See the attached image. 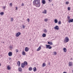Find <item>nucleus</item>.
<instances>
[{
	"label": "nucleus",
	"mask_w": 73,
	"mask_h": 73,
	"mask_svg": "<svg viewBox=\"0 0 73 73\" xmlns=\"http://www.w3.org/2000/svg\"><path fill=\"white\" fill-rule=\"evenodd\" d=\"M33 5L36 7H39L40 6V0H35L33 1Z\"/></svg>",
	"instance_id": "nucleus-1"
},
{
	"label": "nucleus",
	"mask_w": 73,
	"mask_h": 73,
	"mask_svg": "<svg viewBox=\"0 0 73 73\" xmlns=\"http://www.w3.org/2000/svg\"><path fill=\"white\" fill-rule=\"evenodd\" d=\"M69 41V38H68V37H66L64 40V42H68Z\"/></svg>",
	"instance_id": "nucleus-2"
},
{
	"label": "nucleus",
	"mask_w": 73,
	"mask_h": 73,
	"mask_svg": "<svg viewBox=\"0 0 73 73\" xmlns=\"http://www.w3.org/2000/svg\"><path fill=\"white\" fill-rule=\"evenodd\" d=\"M46 48L47 49L48 48V49H52V47L50 46V45H48L47 44H46Z\"/></svg>",
	"instance_id": "nucleus-3"
},
{
	"label": "nucleus",
	"mask_w": 73,
	"mask_h": 73,
	"mask_svg": "<svg viewBox=\"0 0 73 73\" xmlns=\"http://www.w3.org/2000/svg\"><path fill=\"white\" fill-rule=\"evenodd\" d=\"M20 35H21V33L19 32L17 33L16 34V37H19V36Z\"/></svg>",
	"instance_id": "nucleus-4"
},
{
	"label": "nucleus",
	"mask_w": 73,
	"mask_h": 73,
	"mask_svg": "<svg viewBox=\"0 0 73 73\" xmlns=\"http://www.w3.org/2000/svg\"><path fill=\"white\" fill-rule=\"evenodd\" d=\"M54 29H56L57 30H58L59 29V27L57 25L55 26V27H54Z\"/></svg>",
	"instance_id": "nucleus-5"
},
{
	"label": "nucleus",
	"mask_w": 73,
	"mask_h": 73,
	"mask_svg": "<svg viewBox=\"0 0 73 73\" xmlns=\"http://www.w3.org/2000/svg\"><path fill=\"white\" fill-rule=\"evenodd\" d=\"M68 65L70 66H71L73 65V62H70L68 63Z\"/></svg>",
	"instance_id": "nucleus-6"
},
{
	"label": "nucleus",
	"mask_w": 73,
	"mask_h": 73,
	"mask_svg": "<svg viewBox=\"0 0 73 73\" xmlns=\"http://www.w3.org/2000/svg\"><path fill=\"white\" fill-rule=\"evenodd\" d=\"M25 52H28L29 50V48L27 47H26L25 48Z\"/></svg>",
	"instance_id": "nucleus-7"
},
{
	"label": "nucleus",
	"mask_w": 73,
	"mask_h": 73,
	"mask_svg": "<svg viewBox=\"0 0 73 73\" xmlns=\"http://www.w3.org/2000/svg\"><path fill=\"white\" fill-rule=\"evenodd\" d=\"M9 56H12V53L11 52H9L8 53Z\"/></svg>",
	"instance_id": "nucleus-8"
},
{
	"label": "nucleus",
	"mask_w": 73,
	"mask_h": 73,
	"mask_svg": "<svg viewBox=\"0 0 73 73\" xmlns=\"http://www.w3.org/2000/svg\"><path fill=\"white\" fill-rule=\"evenodd\" d=\"M21 67L23 68H24L25 67V65H24L23 63H22L21 64Z\"/></svg>",
	"instance_id": "nucleus-9"
},
{
	"label": "nucleus",
	"mask_w": 73,
	"mask_h": 73,
	"mask_svg": "<svg viewBox=\"0 0 73 73\" xmlns=\"http://www.w3.org/2000/svg\"><path fill=\"white\" fill-rule=\"evenodd\" d=\"M72 22H73V19H70L68 21V23H72Z\"/></svg>",
	"instance_id": "nucleus-10"
},
{
	"label": "nucleus",
	"mask_w": 73,
	"mask_h": 73,
	"mask_svg": "<svg viewBox=\"0 0 73 73\" xmlns=\"http://www.w3.org/2000/svg\"><path fill=\"white\" fill-rule=\"evenodd\" d=\"M17 64L18 66H20V61H18L17 62Z\"/></svg>",
	"instance_id": "nucleus-11"
},
{
	"label": "nucleus",
	"mask_w": 73,
	"mask_h": 73,
	"mask_svg": "<svg viewBox=\"0 0 73 73\" xmlns=\"http://www.w3.org/2000/svg\"><path fill=\"white\" fill-rule=\"evenodd\" d=\"M24 64V65H25L26 66H27L28 64V63H27V62L26 61H25L24 62V64Z\"/></svg>",
	"instance_id": "nucleus-12"
},
{
	"label": "nucleus",
	"mask_w": 73,
	"mask_h": 73,
	"mask_svg": "<svg viewBox=\"0 0 73 73\" xmlns=\"http://www.w3.org/2000/svg\"><path fill=\"white\" fill-rule=\"evenodd\" d=\"M18 70L19 71V72H21L22 70H23V69L22 68H18Z\"/></svg>",
	"instance_id": "nucleus-13"
},
{
	"label": "nucleus",
	"mask_w": 73,
	"mask_h": 73,
	"mask_svg": "<svg viewBox=\"0 0 73 73\" xmlns=\"http://www.w3.org/2000/svg\"><path fill=\"white\" fill-rule=\"evenodd\" d=\"M42 13L44 14H46V10H44L43 12Z\"/></svg>",
	"instance_id": "nucleus-14"
},
{
	"label": "nucleus",
	"mask_w": 73,
	"mask_h": 73,
	"mask_svg": "<svg viewBox=\"0 0 73 73\" xmlns=\"http://www.w3.org/2000/svg\"><path fill=\"white\" fill-rule=\"evenodd\" d=\"M42 36L43 37H46V34L45 33H44L42 34Z\"/></svg>",
	"instance_id": "nucleus-15"
},
{
	"label": "nucleus",
	"mask_w": 73,
	"mask_h": 73,
	"mask_svg": "<svg viewBox=\"0 0 73 73\" xmlns=\"http://www.w3.org/2000/svg\"><path fill=\"white\" fill-rule=\"evenodd\" d=\"M40 49H41V46H40L36 50L37 51H39Z\"/></svg>",
	"instance_id": "nucleus-16"
},
{
	"label": "nucleus",
	"mask_w": 73,
	"mask_h": 73,
	"mask_svg": "<svg viewBox=\"0 0 73 73\" xmlns=\"http://www.w3.org/2000/svg\"><path fill=\"white\" fill-rule=\"evenodd\" d=\"M48 44H50V45H53V43L52 42H48Z\"/></svg>",
	"instance_id": "nucleus-17"
},
{
	"label": "nucleus",
	"mask_w": 73,
	"mask_h": 73,
	"mask_svg": "<svg viewBox=\"0 0 73 73\" xmlns=\"http://www.w3.org/2000/svg\"><path fill=\"white\" fill-rule=\"evenodd\" d=\"M7 68L8 70H10V69H11V67H10V66H7Z\"/></svg>",
	"instance_id": "nucleus-18"
},
{
	"label": "nucleus",
	"mask_w": 73,
	"mask_h": 73,
	"mask_svg": "<svg viewBox=\"0 0 73 73\" xmlns=\"http://www.w3.org/2000/svg\"><path fill=\"white\" fill-rule=\"evenodd\" d=\"M33 71L34 72H36L37 70V69H36V67H35L33 68Z\"/></svg>",
	"instance_id": "nucleus-19"
},
{
	"label": "nucleus",
	"mask_w": 73,
	"mask_h": 73,
	"mask_svg": "<svg viewBox=\"0 0 73 73\" xmlns=\"http://www.w3.org/2000/svg\"><path fill=\"white\" fill-rule=\"evenodd\" d=\"M42 3L43 4H45V0H42Z\"/></svg>",
	"instance_id": "nucleus-20"
},
{
	"label": "nucleus",
	"mask_w": 73,
	"mask_h": 73,
	"mask_svg": "<svg viewBox=\"0 0 73 73\" xmlns=\"http://www.w3.org/2000/svg\"><path fill=\"white\" fill-rule=\"evenodd\" d=\"M22 54L24 56H25L26 54H25V52H24V51H23L22 52Z\"/></svg>",
	"instance_id": "nucleus-21"
},
{
	"label": "nucleus",
	"mask_w": 73,
	"mask_h": 73,
	"mask_svg": "<svg viewBox=\"0 0 73 73\" xmlns=\"http://www.w3.org/2000/svg\"><path fill=\"white\" fill-rule=\"evenodd\" d=\"M63 49L64 50V52H66V48H64Z\"/></svg>",
	"instance_id": "nucleus-22"
},
{
	"label": "nucleus",
	"mask_w": 73,
	"mask_h": 73,
	"mask_svg": "<svg viewBox=\"0 0 73 73\" xmlns=\"http://www.w3.org/2000/svg\"><path fill=\"white\" fill-rule=\"evenodd\" d=\"M53 54L54 55V56H56V54H57V52L55 51L54 52H53Z\"/></svg>",
	"instance_id": "nucleus-23"
},
{
	"label": "nucleus",
	"mask_w": 73,
	"mask_h": 73,
	"mask_svg": "<svg viewBox=\"0 0 73 73\" xmlns=\"http://www.w3.org/2000/svg\"><path fill=\"white\" fill-rule=\"evenodd\" d=\"M29 70L30 71H31V70H32V68L31 67H29Z\"/></svg>",
	"instance_id": "nucleus-24"
},
{
	"label": "nucleus",
	"mask_w": 73,
	"mask_h": 73,
	"mask_svg": "<svg viewBox=\"0 0 73 73\" xmlns=\"http://www.w3.org/2000/svg\"><path fill=\"white\" fill-rule=\"evenodd\" d=\"M67 19L68 21L70 20V16H67Z\"/></svg>",
	"instance_id": "nucleus-25"
},
{
	"label": "nucleus",
	"mask_w": 73,
	"mask_h": 73,
	"mask_svg": "<svg viewBox=\"0 0 73 73\" xmlns=\"http://www.w3.org/2000/svg\"><path fill=\"white\" fill-rule=\"evenodd\" d=\"M46 66V64L44 63H43L42 65V67H44V66Z\"/></svg>",
	"instance_id": "nucleus-26"
},
{
	"label": "nucleus",
	"mask_w": 73,
	"mask_h": 73,
	"mask_svg": "<svg viewBox=\"0 0 73 73\" xmlns=\"http://www.w3.org/2000/svg\"><path fill=\"white\" fill-rule=\"evenodd\" d=\"M58 22V21L57 19H55L54 20V23H57V22Z\"/></svg>",
	"instance_id": "nucleus-27"
},
{
	"label": "nucleus",
	"mask_w": 73,
	"mask_h": 73,
	"mask_svg": "<svg viewBox=\"0 0 73 73\" xmlns=\"http://www.w3.org/2000/svg\"><path fill=\"white\" fill-rule=\"evenodd\" d=\"M22 27L23 28V29H24V28H25V26H24V25H22Z\"/></svg>",
	"instance_id": "nucleus-28"
},
{
	"label": "nucleus",
	"mask_w": 73,
	"mask_h": 73,
	"mask_svg": "<svg viewBox=\"0 0 73 73\" xmlns=\"http://www.w3.org/2000/svg\"><path fill=\"white\" fill-rule=\"evenodd\" d=\"M0 15H4V12H1L0 13Z\"/></svg>",
	"instance_id": "nucleus-29"
},
{
	"label": "nucleus",
	"mask_w": 73,
	"mask_h": 73,
	"mask_svg": "<svg viewBox=\"0 0 73 73\" xmlns=\"http://www.w3.org/2000/svg\"><path fill=\"white\" fill-rule=\"evenodd\" d=\"M48 19H44V21L47 22L48 21Z\"/></svg>",
	"instance_id": "nucleus-30"
},
{
	"label": "nucleus",
	"mask_w": 73,
	"mask_h": 73,
	"mask_svg": "<svg viewBox=\"0 0 73 73\" xmlns=\"http://www.w3.org/2000/svg\"><path fill=\"white\" fill-rule=\"evenodd\" d=\"M44 32H45V33H46L47 32V30H46V29H45L44 30Z\"/></svg>",
	"instance_id": "nucleus-31"
},
{
	"label": "nucleus",
	"mask_w": 73,
	"mask_h": 73,
	"mask_svg": "<svg viewBox=\"0 0 73 73\" xmlns=\"http://www.w3.org/2000/svg\"><path fill=\"white\" fill-rule=\"evenodd\" d=\"M15 51L17 53V52H19V50L17 49L15 50Z\"/></svg>",
	"instance_id": "nucleus-32"
},
{
	"label": "nucleus",
	"mask_w": 73,
	"mask_h": 73,
	"mask_svg": "<svg viewBox=\"0 0 73 73\" xmlns=\"http://www.w3.org/2000/svg\"><path fill=\"white\" fill-rule=\"evenodd\" d=\"M68 9L69 11H70V7H68Z\"/></svg>",
	"instance_id": "nucleus-33"
},
{
	"label": "nucleus",
	"mask_w": 73,
	"mask_h": 73,
	"mask_svg": "<svg viewBox=\"0 0 73 73\" xmlns=\"http://www.w3.org/2000/svg\"><path fill=\"white\" fill-rule=\"evenodd\" d=\"M11 21H13V18H11Z\"/></svg>",
	"instance_id": "nucleus-34"
},
{
	"label": "nucleus",
	"mask_w": 73,
	"mask_h": 73,
	"mask_svg": "<svg viewBox=\"0 0 73 73\" xmlns=\"http://www.w3.org/2000/svg\"><path fill=\"white\" fill-rule=\"evenodd\" d=\"M69 3V2H68V1L66 2V4H68Z\"/></svg>",
	"instance_id": "nucleus-35"
},
{
	"label": "nucleus",
	"mask_w": 73,
	"mask_h": 73,
	"mask_svg": "<svg viewBox=\"0 0 73 73\" xmlns=\"http://www.w3.org/2000/svg\"><path fill=\"white\" fill-rule=\"evenodd\" d=\"M58 24H61V21H59L58 23Z\"/></svg>",
	"instance_id": "nucleus-36"
},
{
	"label": "nucleus",
	"mask_w": 73,
	"mask_h": 73,
	"mask_svg": "<svg viewBox=\"0 0 73 73\" xmlns=\"http://www.w3.org/2000/svg\"><path fill=\"white\" fill-rule=\"evenodd\" d=\"M48 1L50 3H51L52 1V0H48Z\"/></svg>",
	"instance_id": "nucleus-37"
},
{
	"label": "nucleus",
	"mask_w": 73,
	"mask_h": 73,
	"mask_svg": "<svg viewBox=\"0 0 73 73\" xmlns=\"http://www.w3.org/2000/svg\"><path fill=\"white\" fill-rule=\"evenodd\" d=\"M10 6H11V7H12V3H11L10 4Z\"/></svg>",
	"instance_id": "nucleus-38"
},
{
	"label": "nucleus",
	"mask_w": 73,
	"mask_h": 73,
	"mask_svg": "<svg viewBox=\"0 0 73 73\" xmlns=\"http://www.w3.org/2000/svg\"><path fill=\"white\" fill-rule=\"evenodd\" d=\"M30 20H29V18H28L27 19V21H28L29 23V21H30Z\"/></svg>",
	"instance_id": "nucleus-39"
},
{
	"label": "nucleus",
	"mask_w": 73,
	"mask_h": 73,
	"mask_svg": "<svg viewBox=\"0 0 73 73\" xmlns=\"http://www.w3.org/2000/svg\"><path fill=\"white\" fill-rule=\"evenodd\" d=\"M17 9H18V7H16V10H17Z\"/></svg>",
	"instance_id": "nucleus-40"
},
{
	"label": "nucleus",
	"mask_w": 73,
	"mask_h": 73,
	"mask_svg": "<svg viewBox=\"0 0 73 73\" xmlns=\"http://www.w3.org/2000/svg\"><path fill=\"white\" fill-rule=\"evenodd\" d=\"M24 4L23 3H22V6H24Z\"/></svg>",
	"instance_id": "nucleus-41"
},
{
	"label": "nucleus",
	"mask_w": 73,
	"mask_h": 73,
	"mask_svg": "<svg viewBox=\"0 0 73 73\" xmlns=\"http://www.w3.org/2000/svg\"><path fill=\"white\" fill-rule=\"evenodd\" d=\"M5 8H6V6H4V7H3V8H4V9H5Z\"/></svg>",
	"instance_id": "nucleus-42"
},
{
	"label": "nucleus",
	"mask_w": 73,
	"mask_h": 73,
	"mask_svg": "<svg viewBox=\"0 0 73 73\" xmlns=\"http://www.w3.org/2000/svg\"><path fill=\"white\" fill-rule=\"evenodd\" d=\"M9 59H10V60H11V58H9Z\"/></svg>",
	"instance_id": "nucleus-43"
},
{
	"label": "nucleus",
	"mask_w": 73,
	"mask_h": 73,
	"mask_svg": "<svg viewBox=\"0 0 73 73\" xmlns=\"http://www.w3.org/2000/svg\"><path fill=\"white\" fill-rule=\"evenodd\" d=\"M1 64L0 63V66H1Z\"/></svg>",
	"instance_id": "nucleus-44"
},
{
	"label": "nucleus",
	"mask_w": 73,
	"mask_h": 73,
	"mask_svg": "<svg viewBox=\"0 0 73 73\" xmlns=\"http://www.w3.org/2000/svg\"><path fill=\"white\" fill-rule=\"evenodd\" d=\"M10 48H12V47L11 46Z\"/></svg>",
	"instance_id": "nucleus-45"
},
{
	"label": "nucleus",
	"mask_w": 73,
	"mask_h": 73,
	"mask_svg": "<svg viewBox=\"0 0 73 73\" xmlns=\"http://www.w3.org/2000/svg\"><path fill=\"white\" fill-rule=\"evenodd\" d=\"M49 65H50V62H49Z\"/></svg>",
	"instance_id": "nucleus-46"
},
{
	"label": "nucleus",
	"mask_w": 73,
	"mask_h": 73,
	"mask_svg": "<svg viewBox=\"0 0 73 73\" xmlns=\"http://www.w3.org/2000/svg\"><path fill=\"white\" fill-rule=\"evenodd\" d=\"M3 43H4V42H3Z\"/></svg>",
	"instance_id": "nucleus-47"
}]
</instances>
